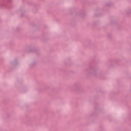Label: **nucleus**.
<instances>
[{"label": "nucleus", "mask_w": 131, "mask_h": 131, "mask_svg": "<svg viewBox=\"0 0 131 131\" xmlns=\"http://www.w3.org/2000/svg\"><path fill=\"white\" fill-rule=\"evenodd\" d=\"M25 15V12L24 11H21V16L23 17V16H24Z\"/></svg>", "instance_id": "nucleus-3"}, {"label": "nucleus", "mask_w": 131, "mask_h": 131, "mask_svg": "<svg viewBox=\"0 0 131 131\" xmlns=\"http://www.w3.org/2000/svg\"><path fill=\"white\" fill-rule=\"evenodd\" d=\"M106 7H108V8H110V7H112V6H113V4L111 3H106Z\"/></svg>", "instance_id": "nucleus-1"}, {"label": "nucleus", "mask_w": 131, "mask_h": 131, "mask_svg": "<svg viewBox=\"0 0 131 131\" xmlns=\"http://www.w3.org/2000/svg\"><path fill=\"white\" fill-rule=\"evenodd\" d=\"M126 13H127V14H131V10H130V9H127V10H126Z\"/></svg>", "instance_id": "nucleus-2"}]
</instances>
